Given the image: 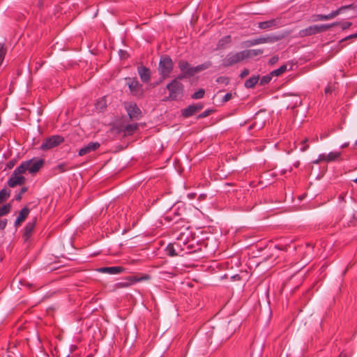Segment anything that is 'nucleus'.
<instances>
[{
    "mask_svg": "<svg viewBox=\"0 0 357 357\" xmlns=\"http://www.w3.org/2000/svg\"><path fill=\"white\" fill-rule=\"evenodd\" d=\"M173 68L174 63L169 56H162L160 57L158 71L162 79H165L169 76Z\"/></svg>",
    "mask_w": 357,
    "mask_h": 357,
    "instance_id": "nucleus-1",
    "label": "nucleus"
},
{
    "mask_svg": "<svg viewBox=\"0 0 357 357\" xmlns=\"http://www.w3.org/2000/svg\"><path fill=\"white\" fill-rule=\"evenodd\" d=\"M23 165H19L12 173L8 180L7 184L10 188H15L17 185H22L25 183L26 178L22 174L24 173Z\"/></svg>",
    "mask_w": 357,
    "mask_h": 357,
    "instance_id": "nucleus-2",
    "label": "nucleus"
},
{
    "mask_svg": "<svg viewBox=\"0 0 357 357\" xmlns=\"http://www.w3.org/2000/svg\"><path fill=\"white\" fill-rule=\"evenodd\" d=\"M183 77V75H179L176 79L172 80L167 85V89L169 92L168 98L170 100H176L178 96L183 93V84L178 81V79Z\"/></svg>",
    "mask_w": 357,
    "mask_h": 357,
    "instance_id": "nucleus-3",
    "label": "nucleus"
},
{
    "mask_svg": "<svg viewBox=\"0 0 357 357\" xmlns=\"http://www.w3.org/2000/svg\"><path fill=\"white\" fill-rule=\"evenodd\" d=\"M337 25V23H332L330 24H315L310 26L307 28L300 31L301 36H312L319 33L324 32L330 28Z\"/></svg>",
    "mask_w": 357,
    "mask_h": 357,
    "instance_id": "nucleus-4",
    "label": "nucleus"
},
{
    "mask_svg": "<svg viewBox=\"0 0 357 357\" xmlns=\"http://www.w3.org/2000/svg\"><path fill=\"white\" fill-rule=\"evenodd\" d=\"M44 164L45 160L43 158H32L22 162L20 165L24 166V172L29 171L31 174H35L43 167Z\"/></svg>",
    "mask_w": 357,
    "mask_h": 357,
    "instance_id": "nucleus-5",
    "label": "nucleus"
},
{
    "mask_svg": "<svg viewBox=\"0 0 357 357\" xmlns=\"http://www.w3.org/2000/svg\"><path fill=\"white\" fill-rule=\"evenodd\" d=\"M244 52L243 50L236 53L228 54L222 60V66L224 67H229L243 61L245 59Z\"/></svg>",
    "mask_w": 357,
    "mask_h": 357,
    "instance_id": "nucleus-6",
    "label": "nucleus"
},
{
    "mask_svg": "<svg viewBox=\"0 0 357 357\" xmlns=\"http://www.w3.org/2000/svg\"><path fill=\"white\" fill-rule=\"evenodd\" d=\"M64 139L60 135H53L45 139L40 149L43 151L49 150L58 146L63 142Z\"/></svg>",
    "mask_w": 357,
    "mask_h": 357,
    "instance_id": "nucleus-7",
    "label": "nucleus"
},
{
    "mask_svg": "<svg viewBox=\"0 0 357 357\" xmlns=\"http://www.w3.org/2000/svg\"><path fill=\"white\" fill-rule=\"evenodd\" d=\"M130 93L135 96H142L144 93L142 85L136 78H126Z\"/></svg>",
    "mask_w": 357,
    "mask_h": 357,
    "instance_id": "nucleus-8",
    "label": "nucleus"
},
{
    "mask_svg": "<svg viewBox=\"0 0 357 357\" xmlns=\"http://www.w3.org/2000/svg\"><path fill=\"white\" fill-rule=\"evenodd\" d=\"M278 40V38L272 36H268L266 37H259L257 38L252 39L245 41V45L246 47H250L259 44H264V43H273Z\"/></svg>",
    "mask_w": 357,
    "mask_h": 357,
    "instance_id": "nucleus-9",
    "label": "nucleus"
},
{
    "mask_svg": "<svg viewBox=\"0 0 357 357\" xmlns=\"http://www.w3.org/2000/svg\"><path fill=\"white\" fill-rule=\"evenodd\" d=\"M125 108L131 119H139L141 115V110L135 102H127Z\"/></svg>",
    "mask_w": 357,
    "mask_h": 357,
    "instance_id": "nucleus-10",
    "label": "nucleus"
},
{
    "mask_svg": "<svg viewBox=\"0 0 357 357\" xmlns=\"http://www.w3.org/2000/svg\"><path fill=\"white\" fill-rule=\"evenodd\" d=\"M204 105L202 103L192 104L181 110V114L184 118L193 116L202 109Z\"/></svg>",
    "mask_w": 357,
    "mask_h": 357,
    "instance_id": "nucleus-11",
    "label": "nucleus"
},
{
    "mask_svg": "<svg viewBox=\"0 0 357 357\" xmlns=\"http://www.w3.org/2000/svg\"><path fill=\"white\" fill-rule=\"evenodd\" d=\"M148 278L149 276L147 275L142 278H138L137 276H129L126 278V281L118 282L116 284L115 286L117 288H125L130 286L132 284L135 282H140Z\"/></svg>",
    "mask_w": 357,
    "mask_h": 357,
    "instance_id": "nucleus-12",
    "label": "nucleus"
},
{
    "mask_svg": "<svg viewBox=\"0 0 357 357\" xmlns=\"http://www.w3.org/2000/svg\"><path fill=\"white\" fill-rule=\"evenodd\" d=\"M100 144L98 142H89L86 146L79 149L78 152V155L79 156H83L89 153L92 151L97 150L100 147Z\"/></svg>",
    "mask_w": 357,
    "mask_h": 357,
    "instance_id": "nucleus-13",
    "label": "nucleus"
},
{
    "mask_svg": "<svg viewBox=\"0 0 357 357\" xmlns=\"http://www.w3.org/2000/svg\"><path fill=\"white\" fill-rule=\"evenodd\" d=\"M137 72L142 82L147 83L151 79V71L149 68L140 66L137 67Z\"/></svg>",
    "mask_w": 357,
    "mask_h": 357,
    "instance_id": "nucleus-14",
    "label": "nucleus"
},
{
    "mask_svg": "<svg viewBox=\"0 0 357 357\" xmlns=\"http://www.w3.org/2000/svg\"><path fill=\"white\" fill-rule=\"evenodd\" d=\"M341 155V152L331 151L328 154H320L319 160H324V162H330L338 160L340 158Z\"/></svg>",
    "mask_w": 357,
    "mask_h": 357,
    "instance_id": "nucleus-15",
    "label": "nucleus"
},
{
    "mask_svg": "<svg viewBox=\"0 0 357 357\" xmlns=\"http://www.w3.org/2000/svg\"><path fill=\"white\" fill-rule=\"evenodd\" d=\"M123 270L124 268L121 266H107L98 268V271L102 273L116 275L121 273Z\"/></svg>",
    "mask_w": 357,
    "mask_h": 357,
    "instance_id": "nucleus-16",
    "label": "nucleus"
},
{
    "mask_svg": "<svg viewBox=\"0 0 357 357\" xmlns=\"http://www.w3.org/2000/svg\"><path fill=\"white\" fill-rule=\"evenodd\" d=\"M36 223V218H34L32 221L29 222L25 227H24V233L23 235V238L24 241H28L31 236L32 232L35 228V225Z\"/></svg>",
    "mask_w": 357,
    "mask_h": 357,
    "instance_id": "nucleus-17",
    "label": "nucleus"
},
{
    "mask_svg": "<svg viewBox=\"0 0 357 357\" xmlns=\"http://www.w3.org/2000/svg\"><path fill=\"white\" fill-rule=\"evenodd\" d=\"M29 208L26 206L24 207L19 213V215L15 220V226L18 227L27 218L29 213Z\"/></svg>",
    "mask_w": 357,
    "mask_h": 357,
    "instance_id": "nucleus-18",
    "label": "nucleus"
},
{
    "mask_svg": "<svg viewBox=\"0 0 357 357\" xmlns=\"http://www.w3.org/2000/svg\"><path fill=\"white\" fill-rule=\"evenodd\" d=\"M180 70L186 75H193V67H191L188 61L181 60L178 63Z\"/></svg>",
    "mask_w": 357,
    "mask_h": 357,
    "instance_id": "nucleus-19",
    "label": "nucleus"
},
{
    "mask_svg": "<svg viewBox=\"0 0 357 357\" xmlns=\"http://www.w3.org/2000/svg\"><path fill=\"white\" fill-rule=\"evenodd\" d=\"M353 7H354L353 4H349V5H347V6H341L338 9H337V10H335L334 11H332L331 13L326 15L327 19H328V20L333 19L334 17H335L338 15H340L342 13H343L345 10L350 9V8H351Z\"/></svg>",
    "mask_w": 357,
    "mask_h": 357,
    "instance_id": "nucleus-20",
    "label": "nucleus"
},
{
    "mask_svg": "<svg viewBox=\"0 0 357 357\" xmlns=\"http://www.w3.org/2000/svg\"><path fill=\"white\" fill-rule=\"evenodd\" d=\"M278 20L272 19L268 21L260 22L258 23V27L261 29H266L278 25Z\"/></svg>",
    "mask_w": 357,
    "mask_h": 357,
    "instance_id": "nucleus-21",
    "label": "nucleus"
},
{
    "mask_svg": "<svg viewBox=\"0 0 357 357\" xmlns=\"http://www.w3.org/2000/svg\"><path fill=\"white\" fill-rule=\"evenodd\" d=\"M181 246L179 245V243H174V244L169 243L167 245L165 248V252L166 254L169 257H175L178 255H183V254H180L178 252H176L174 245Z\"/></svg>",
    "mask_w": 357,
    "mask_h": 357,
    "instance_id": "nucleus-22",
    "label": "nucleus"
},
{
    "mask_svg": "<svg viewBox=\"0 0 357 357\" xmlns=\"http://www.w3.org/2000/svg\"><path fill=\"white\" fill-rule=\"evenodd\" d=\"M243 51L245 52L244 54H245V59L253 58V57L257 56L263 54L262 49H253V50H243Z\"/></svg>",
    "mask_w": 357,
    "mask_h": 357,
    "instance_id": "nucleus-23",
    "label": "nucleus"
},
{
    "mask_svg": "<svg viewBox=\"0 0 357 357\" xmlns=\"http://www.w3.org/2000/svg\"><path fill=\"white\" fill-rule=\"evenodd\" d=\"M259 80V75H254L247 79L244 84L245 87L248 89H251L255 86L257 82Z\"/></svg>",
    "mask_w": 357,
    "mask_h": 357,
    "instance_id": "nucleus-24",
    "label": "nucleus"
},
{
    "mask_svg": "<svg viewBox=\"0 0 357 357\" xmlns=\"http://www.w3.org/2000/svg\"><path fill=\"white\" fill-rule=\"evenodd\" d=\"M137 128H138L137 123L128 124L123 129L124 135H131L135 132V130H137Z\"/></svg>",
    "mask_w": 357,
    "mask_h": 357,
    "instance_id": "nucleus-25",
    "label": "nucleus"
},
{
    "mask_svg": "<svg viewBox=\"0 0 357 357\" xmlns=\"http://www.w3.org/2000/svg\"><path fill=\"white\" fill-rule=\"evenodd\" d=\"M181 214L177 212H174V216L172 215L171 213L166 214L165 216V220L169 222H177L180 218Z\"/></svg>",
    "mask_w": 357,
    "mask_h": 357,
    "instance_id": "nucleus-26",
    "label": "nucleus"
},
{
    "mask_svg": "<svg viewBox=\"0 0 357 357\" xmlns=\"http://www.w3.org/2000/svg\"><path fill=\"white\" fill-rule=\"evenodd\" d=\"M211 66H212L211 62L208 61H206L201 65H198L195 67H193L194 75L197 73H199L202 70H204L210 68Z\"/></svg>",
    "mask_w": 357,
    "mask_h": 357,
    "instance_id": "nucleus-27",
    "label": "nucleus"
},
{
    "mask_svg": "<svg viewBox=\"0 0 357 357\" xmlns=\"http://www.w3.org/2000/svg\"><path fill=\"white\" fill-rule=\"evenodd\" d=\"M11 211V204H6L0 206V218L8 214Z\"/></svg>",
    "mask_w": 357,
    "mask_h": 357,
    "instance_id": "nucleus-28",
    "label": "nucleus"
},
{
    "mask_svg": "<svg viewBox=\"0 0 357 357\" xmlns=\"http://www.w3.org/2000/svg\"><path fill=\"white\" fill-rule=\"evenodd\" d=\"M10 195V191L6 188L0 190V204L8 199Z\"/></svg>",
    "mask_w": 357,
    "mask_h": 357,
    "instance_id": "nucleus-29",
    "label": "nucleus"
},
{
    "mask_svg": "<svg viewBox=\"0 0 357 357\" xmlns=\"http://www.w3.org/2000/svg\"><path fill=\"white\" fill-rule=\"evenodd\" d=\"M286 70H287V66L282 65L279 68L275 69V70H273L272 72H271V75L273 77V76H276V77L280 76V75L284 73Z\"/></svg>",
    "mask_w": 357,
    "mask_h": 357,
    "instance_id": "nucleus-30",
    "label": "nucleus"
},
{
    "mask_svg": "<svg viewBox=\"0 0 357 357\" xmlns=\"http://www.w3.org/2000/svg\"><path fill=\"white\" fill-rule=\"evenodd\" d=\"M55 169L58 171L59 173H63L68 170L70 169V167H69L66 163L63 162L61 164H59L56 167Z\"/></svg>",
    "mask_w": 357,
    "mask_h": 357,
    "instance_id": "nucleus-31",
    "label": "nucleus"
},
{
    "mask_svg": "<svg viewBox=\"0 0 357 357\" xmlns=\"http://www.w3.org/2000/svg\"><path fill=\"white\" fill-rule=\"evenodd\" d=\"M204 94H205V91L204 89H199L197 91H196L195 93H194L192 96H191V98L192 99H195V100H197V99H201L204 96Z\"/></svg>",
    "mask_w": 357,
    "mask_h": 357,
    "instance_id": "nucleus-32",
    "label": "nucleus"
},
{
    "mask_svg": "<svg viewBox=\"0 0 357 357\" xmlns=\"http://www.w3.org/2000/svg\"><path fill=\"white\" fill-rule=\"evenodd\" d=\"M272 77L273 76L271 75V73L269 75L263 76L260 79V85L263 86L268 84L271 82Z\"/></svg>",
    "mask_w": 357,
    "mask_h": 357,
    "instance_id": "nucleus-33",
    "label": "nucleus"
},
{
    "mask_svg": "<svg viewBox=\"0 0 357 357\" xmlns=\"http://www.w3.org/2000/svg\"><path fill=\"white\" fill-rule=\"evenodd\" d=\"M28 190L27 187H22L17 195H15V199L20 201L22 199V195L24 194Z\"/></svg>",
    "mask_w": 357,
    "mask_h": 357,
    "instance_id": "nucleus-34",
    "label": "nucleus"
},
{
    "mask_svg": "<svg viewBox=\"0 0 357 357\" xmlns=\"http://www.w3.org/2000/svg\"><path fill=\"white\" fill-rule=\"evenodd\" d=\"M97 109H100V110H103L106 107V101L105 99H102L99 100L96 103Z\"/></svg>",
    "mask_w": 357,
    "mask_h": 357,
    "instance_id": "nucleus-35",
    "label": "nucleus"
},
{
    "mask_svg": "<svg viewBox=\"0 0 357 357\" xmlns=\"http://www.w3.org/2000/svg\"><path fill=\"white\" fill-rule=\"evenodd\" d=\"M216 82L227 85L229 82V79L227 77H219L217 78Z\"/></svg>",
    "mask_w": 357,
    "mask_h": 357,
    "instance_id": "nucleus-36",
    "label": "nucleus"
},
{
    "mask_svg": "<svg viewBox=\"0 0 357 357\" xmlns=\"http://www.w3.org/2000/svg\"><path fill=\"white\" fill-rule=\"evenodd\" d=\"M335 89V84H328L325 89V93L326 95L332 93Z\"/></svg>",
    "mask_w": 357,
    "mask_h": 357,
    "instance_id": "nucleus-37",
    "label": "nucleus"
},
{
    "mask_svg": "<svg viewBox=\"0 0 357 357\" xmlns=\"http://www.w3.org/2000/svg\"><path fill=\"white\" fill-rule=\"evenodd\" d=\"M313 17V21L328 20L326 15H317Z\"/></svg>",
    "mask_w": 357,
    "mask_h": 357,
    "instance_id": "nucleus-38",
    "label": "nucleus"
},
{
    "mask_svg": "<svg viewBox=\"0 0 357 357\" xmlns=\"http://www.w3.org/2000/svg\"><path fill=\"white\" fill-rule=\"evenodd\" d=\"M211 112H212V110H211V109L205 110L204 112H202L198 115L197 119L205 118V117L209 116L211 114Z\"/></svg>",
    "mask_w": 357,
    "mask_h": 357,
    "instance_id": "nucleus-39",
    "label": "nucleus"
},
{
    "mask_svg": "<svg viewBox=\"0 0 357 357\" xmlns=\"http://www.w3.org/2000/svg\"><path fill=\"white\" fill-rule=\"evenodd\" d=\"M308 139L307 138L304 139L302 142V147L301 148V151L302 152H304L305 151H307L309 148V145L307 144V142Z\"/></svg>",
    "mask_w": 357,
    "mask_h": 357,
    "instance_id": "nucleus-40",
    "label": "nucleus"
},
{
    "mask_svg": "<svg viewBox=\"0 0 357 357\" xmlns=\"http://www.w3.org/2000/svg\"><path fill=\"white\" fill-rule=\"evenodd\" d=\"M8 224V220L6 218L0 219V230H3Z\"/></svg>",
    "mask_w": 357,
    "mask_h": 357,
    "instance_id": "nucleus-41",
    "label": "nucleus"
},
{
    "mask_svg": "<svg viewBox=\"0 0 357 357\" xmlns=\"http://www.w3.org/2000/svg\"><path fill=\"white\" fill-rule=\"evenodd\" d=\"M337 24H341V27H342V29L343 30L349 29L351 26V24H352V23L350 22H342V23L337 22Z\"/></svg>",
    "mask_w": 357,
    "mask_h": 357,
    "instance_id": "nucleus-42",
    "label": "nucleus"
},
{
    "mask_svg": "<svg viewBox=\"0 0 357 357\" xmlns=\"http://www.w3.org/2000/svg\"><path fill=\"white\" fill-rule=\"evenodd\" d=\"M278 60H279V57L278 56H274L269 59L268 63L272 66V65L275 64V63H277L278 61Z\"/></svg>",
    "mask_w": 357,
    "mask_h": 357,
    "instance_id": "nucleus-43",
    "label": "nucleus"
},
{
    "mask_svg": "<svg viewBox=\"0 0 357 357\" xmlns=\"http://www.w3.org/2000/svg\"><path fill=\"white\" fill-rule=\"evenodd\" d=\"M231 97H232V95L231 93H226L224 96V97L222 98V102H226L229 101V100H231Z\"/></svg>",
    "mask_w": 357,
    "mask_h": 357,
    "instance_id": "nucleus-44",
    "label": "nucleus"
},
{
    "mask_svg": "<svg viewBox=\"0 0 357 357\" xmlns=\"http://www.w3.org/2000/svg\"><path fill=\"white\" fill-rule=\"evenodd\" d=\"M249 73H250L249 70H248V69H247V68H245V69H244V70L241 73V74H240V77H241V78H244V77H245L247 75H249Z\"/></svg>",
    "mask_w": 357,
    "mask_h": 357,
    "instance_id": "nucleus-45",
    "label": "nucleus"
},
{
    "mask_svg": "<svg viewBox=\"0 0 357 357\" xmlns=\"http://www.w3.org/2000/svg\"><path fill=\"white\" fill-rule=\"evenodd\" d=\"M351 354L347 353L345 351H342L340 352L338 357H351Z\"/></svg>",
    "mask_w": 357,
    "mask_h": 357,
    "instance_id": "nucleus-46",
    "label": "nucleus"
},
{
    "mask_svg": "<svg viewBox=\"0 0 357 357\" xmlns=\"http://www.w3.org/2000/svg\"><path fill=\"white\" fill-rule=\"evenodd\" d=\"M192 252H193V251L192 250V245H187V250L185 251V253L190 254V253H192Z\"/></svg>",
    "mask_w": 357,
    "mask_h": 357,
    "instance_id": "nucleus-47",
    "label": "nucleus"
},
{
    "mask_svg": "<svg viewBox=\"0 0 357 357\" xmlns=\"http://www.w3.org/2000/svg\"><path fill=\"white\" fill-rule=\"evenodd\" d=\"M15 165V162L13 160H10L8 162V165H7V167L8 168H12L13 166Z\"/></svg>",
    "mask_w": 357,
    "mask_h": 357,
    "instance_id": "nucleus-48",
    "label": "nucleus"
},
{
    "mask_svg": "<svg viewBox=\"0 0 357 357\" xmlns=\"http://www.w3.org/2000/svg\"><path fill=\"white\" fill-rule=\"evenodd\" d=\"M223 40H225L226 42H230V40H231L230 36H226L224 39H222L221 40H220V43H221Z\"/></svg>",
    "mask_w": 357,
    "mask_h": 357,
    "instance_id": "nucleus-49",
    "label": "nucleus"
},
{
    "mask_svg": "<svg viewBox=\"0 0 357 357\" xmlns=\"http://www.w3.org/2000/svg\"><path fill=\"white\" fill-rule=\"evenodd\" d=\"M324 161V160H319V155L318 156V158L314 161H312L313 164H319L320 162Z\"/></svg>",
    "mask_w": 357,
    "mask_h": 357,
    "instance_id": "nucleus-50",
    "label": "nucleus"
},
{
    "mask_svg": "<svg viewBox=\"0 0 357 357\" xmlns=\"http://www.w3.org/2000/svg\"><path fill=\"white\" fill-rule=\"evenodd\" d=\"M255 122L249 127V129H252V128L255 127L257 126V117L255 118Z\"/></svg>",
    "mask_w": 357,
    "mask_h": 357,
    "instance_id": "nucleus-51",
    "label": "nucleus"
},
{
    "mask_svg": "<svg viewBox=\"0 0 357 357\" xmlns=\"http://www.w3.org/2000/svg\"><path fill=\"white\" fill-rule=\"evenodd\" d=\"M350 38H354V37L351 36V35H350V36H348L345 37L342 40H347L350 39Z\"/></svg>",
    "mask_w": 357,
    "mask_h": 357,
    "instance_id": "nucleus-52",
    "label": "nucleus"
},
{
    "mask_svg": "<svg viewBox=\"0 0 357 357\" xmlns=\"http://www.w3.org/2000/svg\"><path fill=\"white\" fill-rule=\"evenodd\" d=\"M339 199L341 200V201H343L344 202V195L343 194L340 195V197H339Z\"/></svg>",
    "mask_w": 357,
    "mask_h": 357,
    "instance_id": "nucleus-53",
    "label": "nucleus"
},
{
    "mask_svg": "<svg viewBox=\"0 0 357 357\" xmlns=\"http://www.w3.org/2000/svg\"><path fill=\"white\" fill-rule=\"evenodd\" d=\"M349 146V143H344L341 146V148H345Z\"/></svg>",
    "mask_w": 357,
    "mask_h": 357,
    "instance_id": "nucleus-54",
    "label": "nucleus"
},
{
    "mask_svg": "<svg viewBox=\"0 0 357 357\" xmlns=\"http://www.w3.org/2000/svg\"><path fill=\"white\" fill-rule=\"evenodd\" d=\"M263 126H264V122H262V123H261L259 125H258V128H259V129H260V128H263Z\"/></svg>",
    "mask_w": 357,
    "mask_h": 357,
    "instance_id": "nucleus-55",
    "label": "nucleus"
},
{
    "mask_svg": "<svg viewBox=\"0 0 357 357\" xmlns=\"http://www.w3.org/2000/svg\"><path fill=\"white\" fill-rule=\"evenodd\" d=\"M351 36H354V38H357V32L356 33L351 34Z\"/></svg>",
    "mask_w": 357,
    "mask_h": 357,
    "instance_id": "nucleus-56",
    "label": "nucleus"
},
{
    "mask_svg": "<svg viewBox=\"0 0 357 357\" xmlns=\"http://www.w3.org/2000/svg\"><path fill=\"white\" fill-rule=\"evenodd\" d=\"M353 181L355 182L356 183H357V178L354 179Z\"/></svg>",
    "mask_w": 357,
    "mask_h": 357,
    "instance_id": "nucleus-57",
    "label": "nucleus"
},
{
    "mask_svg": "<svg viewBox=\"0 0 357 357\" xmlns=\"http://www.w3.org/2000/svg\"><path fill=\"white\" fill-rule=\"evenodd\" d=\"M307 246L309 248H312L310 244H307Z\"/></svg>",
    "mask_w": 357,
    "mask_h": 357,
    "instance_id": "nucleus-58",
    "label": "nucleus"
},
{
    "mask_svg": "<svg viewBox=\"0 0 357 357\" xmlns=\"http://www.w3.org/2000/svg\"><path fill=\"white\" fill-rule=\"evenodd\" d=\"M355 144L357 145V141L356 142Z\"/></svg>",
    "mask_w": 357,
    "mask_h": 357,
    "instance_id": "nucleus-59",
    "label": "nucleus"
}]
</instances>
